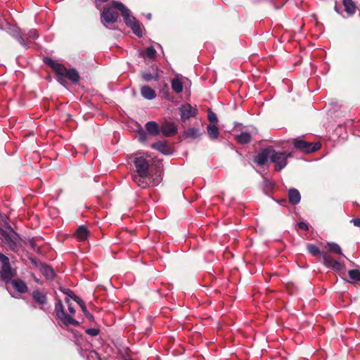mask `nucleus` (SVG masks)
Returning <instances> with one entry per match:
<instances>
[{"instance_id": "f3484780", "label": "nucleus", "mask_w": 360, "mask_h": 360, "mask_svg": "<svg viewBox=\"0 0 360 360\" xmlns=\"http://www.w3.org/2000/svg\"><path fill=\"white\" fill-rule=\"evenodd\" d=\"M151 147L164 155H169L172 153V149L166 141L155 142L152 144Z\"/></svg>"}, {"instance_id": "8fccbe9b", "label": "nucleus", "mask_w": 360, "mask_h": 360, "mask_svg": "<svg viewBox=\"0 0 360 360\" xmlns=\"http://www.w3.org/2000/svg\"><path fill=\"white\" fill-rule=\"evenodd\" d=\"M96 2L98 1L100 3H105V2H107L109 0H95Z\"/></svg>"}, {"instance_id": "2eb2a0df", "label": "nucleus", "mask_w": 360, "mask_h": 360, "mask_svg": "<svg viewBox=\"0 0 360 360\" xmlns=\"http://www.w3.org/2000/svg\"><path fill=\"white\" fill-rule=\"evenodd\" d=\"M150 174H131L132 180L141 188H146L150 185Z\"/></svg>"}, {"instance_id": "4468645a", "label": "nucleus", "mask_w": 360, "mask_h": 360, "mask_svg": "<svg viewBox=\"0 0 360 360\" xmlns=\"http://www.w3.org/2000/svg\"><path fill=\"white\" fill-rule=\"evenodd\" d=\"M160 132L165 137H170L177 133V126L174 123L165 121L160 126Z\"/></svg>"}, {"instance_id": "de8ad7c7", "label": "nucleus", "mask_w": 360, "mask_h": 360, "mask_svg": "<svg viewBox=\"0 0 360 360\" xmlns=\"http://www.w3.org/2000/svg\"><path fill=\"white\" fill-rule=\"evenodd\" d=\"M72 299L74 301H75L78 304H79V303L83 302V300L82 299H80L78 296H77L75 294L74 295V296L72 297Z\"/></svg>"}, {"instance_id": "4c0bfd02", "label": "nucleus", "mask_w": 360, "mask_h": 360, "mask_svg": "<svg viewBox=\"0 0 360 360\" xmlns=\"http://www.w3.org/2000/svg\"><path fill=\"white\" fill-rule=\"evenodd\" d=\"M85 332L90 336L95 337L99 334L100 330L98 328H88Z\"/></svg>"}, {"instance_id": "49530a36", "label": "nucleus", "mask_w": 360, "mask_h": 360, "mask_svg": "<svg viewBox=\"0 0 360 360\" xmlns=\"http://www.w3.org/2000/svg\"><path fill=\"white\" fill-rule=\"evenodd\" d=\"M84 315L89 320V321H94V316L90 314L89 311H86V313H84Z\"/></svg>"}, {"instance_id": "6ab92c4d", "label": "nucleus", "mask_w": 360, "mask_h": 360, "mask_svg": "<svg viewBox=\"0 0 360 360\" xmlns=\"http://www.w3.org/2000/svg\"><path fill=\"white\" fill-rule=\"evenodd\" d=\"M200 129L195 127H191L185 130L183 133V137L185 139H195L201 136Z\"/></svg>"}, {"instance_id": "7ed1b4c3", "label": "nucleus", "mask_w": 360, "mask_h": 360, "mask_svg": "<svg viewBox=\"0 0 360 360\" xmlns=\"http://www.w3.org/2000/svg\"><path fill=\"white\" fill-rule=\"evenodd\" d=\"M16 271L13 270L12 275L8 279H2L6 283V287L11 297L20 299L22 295V281L15 279Z\"/></svg>"}, {"instance_id": "5701e85b", "label": "nucleus", "mask_w": 360, "mask_h": 360, "mask_svg": "<svg viewBox=\"0 0 360 360\" xmlns=\"http://www.w3.org/2000/svg\"><path fill=\"white\" fill-rule=\"evenodd\" d=\"M342 4L345 12L349 15H353L356 12L357 6L352 0H343Z\"/></svg>"}, {"instance_id": "37998d69", "label": "nucleus", "mask_w": 360, "mask_h": 360, "mask_svg": "<svg viewBox=\"0 0 360 360\" xmlns=\"http://www.w3.org/2000/svg\"><path fill=\"white\" fill-rule=\"evenodd\" d=\"M28 36L30 38H32V39L37 38L38 37L37 31L36 30H30L28 33Z\"/></svg>"}, {"instance_id": "aec40b11", "label": "nucleus", "mask_w": 360, "mask_h": 360, "mask_svg": "<svg viewBox=\"0 0 360 360\" xmlns=\"http://www.w3.org/2000/svg\"><path fill=\"white\" fill-rule=\"evenodd\" d=\"M289 202L292 205H297L301 200V195L299 191L296 188H290L288 191Z\"/></svg>"}, {"instance_id": "b1692460", "label": "nucleus", "mask_w": 360, "mask_h": 360, "mask_svg": "<svg viewBox=\"0 0 360 360\" xmlns=\"http://www.w3.org/2000/svg\"><path fill=\"white\" fill-rule=\"evenodd\" d=\"M141 94L144 98L148 100H152L156 97V93L155 90L147 85L141 87Z\"/></svg>"}, {"instance_id": "a878e982", "label": "nucleus", "mask_w": 360, "mask_h": 360, "mask_svg": "<svg viewBox=\"0 0 360 360\" xmlns=\"http://www.w3.org/2000/svg\"><path fill=\"white\" fill-rule=\"evenodd\" d=\"M326 248L328 249V251L329 252L339 255L342 257H345L342 252V249H341L340 246L335 243L328 242L326 243Z\"/></svg>"}, {"instance_id": "39448f33", "label": "nucleus", "mask_w": 360, "mask_h": 360, "mask_svg": "<svg viewBox=\"0 0 360 360\" xmlns=\"http://www.w3.org/2000/svg\"><path fill=\"white\" fill-rule=\"evenodd\" d=\"M55 313L56 317L66 326L70 325L78 326L79 325V321L65 312L64 307L60 300H58L55 304Z\"/></svg>"}, {"instance_id": "a211bd4d", "label": "nucleus", "mask_w": 360, "mask_h": 360, "mask_svg": "<svg viewBox=\"0 0 360 360\" xmlns=\"http://www.w3.org/2000/svg\"><path fill=\"white\" fill-rule=\"evenodd\" d=\"M89 234V231L86 226L81 225L76 230L74 235L79 241H84L87 239Z\"/></svg>"}, {"instance_id": "9d476101", "label": "nucleus", "mask_w": 360, "mask_h": 360, "mask_svg": "<svg viewBox=\"0 0 360 360\" xmlns=\"http://www.w3.org/2000/svg\"><path fill=\"white\" fill-rule=\"evenodd\" d=\"M179 110L181 116V120L184 122L191 117H195L198 112V108L196 107H192L189 103L181 105L179 107Z\"/></svg>"}, {"instance_id": "c756f323", "label": "nucleus", "mask_w": 360, "mask_h": 360, "mask_svg": "<svg viewBox=\"0 0 360 360\" xmlns=\"http://www.w3.org/2000/svg\"><path fill=\"white\" fill-rule=\"evenodd\" d=\"M207 131L208 136L211 139L215 140L219 137V129L216 124H209L207 127Z\"/></svg>"}, {"instance_id": "f03ea898", "label": "nucleus", "mask_w": 360, "mask_h": 360, "mask_svg": "<svg viewBox=\"0 0 360 360\" xmlns=\"http://www.w3.org/2000/svg\"><path fill=\"white\" fill-rule=\"evenodd\" d=\"M307 250L313 256L321 255L322 257L323 263L328 268H331L335 271H340L343 269V265L332 258L327 252H321L320 249L314 244H307Z\"/></svg>"}, {"instance_id": "423d86ee", "label": "nucleus", "mask_w": 360, "mask_h": 360, "mask_svg": "<svg viewBox=\"0 0 360 360\" xmlns=\"http://www.w3.org/2000/svg\"><path fill=\"white\" fill-rule=\"evenodd\" d=\"M292 157V153L291 152L276 151L274 149V153H271V161L275 165L276 170L281 171L286 167L288 158Z\"/></svg>"}, {"instance_id": "ddd939ff", "label": "nucleus", "mask_w": 360, "mask_h": 360, "mask_svg": "<svg viewBox=\"0 0 360 360\" xmlns=\"http://www.w3.org/2000/svg\"><path fill=\"white\" fill-rule=\"evenodd\" d=\"M0 262H1V270L0 271L2 279H8L12 275L15 269L11 268L9 264V259L0 252Z\"/></svg>"}, {"instance_id": "6e6552de", "label": "nucleus", "mask_w": 360, "mask_h": 360, "mask_svg": "<svg viewBox=\"0 0 360 360\" xmlns=\"http://www.w3.org/2000/svg\"><path fill=\"white\" fill-rule=\"evenodd\" d=\"M112 5H114L117 10L120 11L121 15L128 27H132V25L137 22L136 18L130 15L129 10L122 2L113 1Z\"/></svg>"}, {"instance_id": "c9c22d12", "label": "nucleus", "mask_w": 360, "mask_h": 360, "mask_svg": "<svg viewBox=\"0 0 360 360\" xmlns=\"http://www.w3.org/2000/svg\"><path fill=\"white\" fill-rule=\"evenodd\" d=\"M145 55L149 58H153L156 55V51L153 46H149L146 49Z\"/></svg>"}, {"instance_id": "e433bc0d", "label": "nucleus", "mask_w": 360, "mask_h": 360, "mask_svg": "<svg viewBox=\"0 0 360 360\" xmlns=\"http://www.w3.org/2000/svg\"><path fill=\"white\" fill-rule=\"evenodd\" d=\"M60 290L64 293L65 295H66L69 299L70 298H72V297L74 296L75 293L72 290H71L69 288H60Z\"/></svg>"}, {"instance_id": "f704fd0d", "label": "nucleus", "mask_w": 360, "mask_h": 360, "mask_svg": "<svg viewBox=\"0 0 360 360\" xmlns=\"http://www.w3.org/2000/svg\"><path fill=\"white\" fill-rule=\"evenodd\" d=\"M207 119L211 122L210 124H217L218 122L217 115L211 110H208Z\"/></svg>"}, {"instance_id": "4be33fe9", "label": "nucleus", "mask_w": 360, "mask_h": 360, "mask_svg": "<svg viewBox=\"0 0 360 360\" xmlns=\"http://www.w3.org/2000/svg\"><path fill=\"white\" fill-rule=\"evenodd\" d=\"M145 127L147 131L153 136H158L160 133V127L154 121L148 122Z\"/></svg>"}, {"instance_id": "c03bdc74", "label": "nucleus", "mask_w": 360, "mask_h": 360, "mask_svg": "<svg viewBox=\"0 0 360 360\" xmlns=\"http://www.w3.org/2000/svg\"><path fill=\"white\" fill-rule=\"evenodd\" d=\"M351 222H352L355 226L360 227V218L353 219L351 220Z\"/></svg>"}, {"instance_id": "7c9ffc66", "label": "nucleus", "mask_w": 360, "mask_h": 360, "mask_svg": "<svg viewBox=\"0 0 360 360\" xmlns=\"http://www.w3.org/2000/svg\"><path fill=\"white\" fill-rule=\"evenodd\" d=\"M172 88L177 94L183 91V83L179 78H174L172 81Z\"/></svg>"}, {"instance_id": "f257e3e1", "label": "nucleus", "mask_w": 360, "mask_h": 360, "mask_svg": "<svg viewBox=\"0 0 360 360\" xmlns=\"http://www.w3.org/2000/svg\"><path fill=\"white\" fill-rule=\"evenodd\" d=\"M44 63L56 72L60 82H62L64 78H68L73 83L79 82L80 79L78 72L75 68L68 70L63 64L56 63L48 57L44 58Z\"/></svg>"}, {"instance_id": "a18cd8bd", "label": "nucleus", "mask_w": 360, "mask_h": 360, "mask_svg": "<svg viewBox=\"0 0 360 360\" xmlns=\"http://www.w3.org/2000/svg\"><path fill=\"white\" fill-rule=\"evenodd\" d=\"M79 306L81 307L82 311H83L84 314L88 311L84 301L79 303Z\"/></svg>"}, {"instance_id": "c85d7f7f", "label": "nucleus", "mask_w": 360, "mask_h": 360, "mask_svg": "<svg viewBox=\"0 0 360 360\" xmlns=\"http://www.w3.org/2000/svg\"><path fill=\"white\" fill-rule=\"evenodd\" d=\"M39 239L37 238H28L27 240H24V245L28 244L30 248L38 253L41 252L40 246L38 245Z\"/></svg>"}, {"instance_id": "bb28decb", "label": "nucleus", "mask_w": 360, "mask_h": 360, "mask_svg": "<svg viewBox=\"0 0 360 360\" xmlns=\"http://www.w3.org/2000/svg\"><path fill=\"white\" fill-rule=\"evenodd\" d=\"M349 280L345 279V282L353 283L360 281V271L359 269H352L348 271Z\"/></svg>"}, {"instance_id": "1a4fd4ad", "label": "nucleus", "mask_w": 360, "mask_h": 360, "mask_svg": "<svg viewBox=\"0 0 360 360\" xmlns=\"http://www.w3.org/2000/svg\"><path fill=\"white\" fill-rule=\"evenodd\" d=\"M25 122H26V124L25 127L28 128V132L27 133L24 132V138L26 136H32V139H31L27 147H30V150H32L33 152H36L37 151V150H36L37 142H36V140L34 139V131L37 129V125H36L34 121L32 118H30L28 120H26Z\"/></svg>"}, {"instance_id": "20e7f679", "label": "nucleus", "mask_w": 360, "mask_h": 360, "mask_svg": "<svg viewBox=\"0 0 360 360\" xmlns=\"http://www.w3.org/2000/svg\"><path fill=\"white\" fill-rule=\"evenodd\" d=\"M117 10V8L112 5V2L111 5L105 6L103 8L101 13V19L104 26L107 27L108 25L113 24L117 21L119 13Z\"/></svg>"}, {"instance_id": "2f4dec72", "label": "nucleus", "mask_w": 360, "mask_h": 360, "mask_svg": "<svg viewBox=\"0 0 360 360\" xmlns=\"http://www.w3.org/2000/svg\"><path fill=\"white\" fill-rule=\"evenodd\" d=\"M141 77L146 82H150L153 79L158 81L159 79V75L157 72H155V75H153L150 72H142Z\"/></svg>"}, {"instance_id": "ea45409f", "label": "nucleus", "mask_w": 360, "mask_h": 360, "mask_svg": "<svg viewBox=\"0 0 360 360\" xmlns=\"http://www.w3.org/2000/svg\"><path fill=\"white\" fill-rule=\"evenodd\" d=\"M65 302L68 306V311H69L70 314L74 315L75 314L76 311L74 309V307H72V303L70 302V300L68 297H66L65 299Z\"/></svg>"}, {"instance_id": "3c124183", "label": "nucleus", "mask_w": 360, "mask_h": 360, "mask_svg": "<svg viewBox=\"0 0 360 360\" xmlns=\"http://www.w3.org/2000/svg\"><path fill=\"white\" fill-rule=\"evenodd\" d=\"M27 285L24 283V292H27Z\"/></svg>"}, {"instance_id": "473e14b6", "label": "nucleus", "mask_w": 360, "mask_h": 360, "mask_svg": "<svg viewBox=\"0 0 360 360\" xmlns=\"http://www.w3.org/2000/svg\"><path fill=\"white\" fill-rule=\"evenodd\" d=\"M27 215L29 216L28 220L31 221L30 224H27L26 226H30L31 228H36L39 225V219L37 215H34L33 214H30V212H27Z\"/></svg>"}, {"instance_id": "cd10ccee", "label": "nucleus", "mask_w": 360, "mask_h": 360, "mask_svg": "<svg viewBox=\"0 0 360 360\" xmlns=\"http://www.w3.org/2000/svg\"><path fill=\"white\" fill-rule=\"evenodd\" d=\"M236 140L240 144H247L251 141L252 137L249 133L243 131L236 136Z\"/></svg>"}, {"instance_id": "603ef678", "label": "nucleus", "mask_w": 360, "mask_h": 360, "mask_svg": "<svg viewBox=\"0 0 360 360\" xmlns=\"http://www.w3.org/2000/svg\"><path fill=\"white\" fill-rule=\"evenodd\" d=\"M158 182L159 181H158L155 184H154V185L158 184Z\"/></svg>"}, {"instance_id": "58836bf2", "label": "nucleus", "mask_w": 360, "mask_h": 360, "mask_svg": "<svg viewBox=\"0 0 360 360\" xmlns=\"http://www.w3.org/2000/svg\"><path fill=\"white\" fill-rule=\"evenodd\" d=\"M29 259L31 262V263L37 268H38L39 269H40V267L41 266V265L44 264L42 262H41L40 261L37 260L35 257H29Z\"/></svg>"}, {"instance_id": "412c9836", "label": "nucleus", "mask_w": 360, "mask_h": 360, "mask_svg": "<svg viewBox=\"0 0 360 360\" xmlns=\"http://www.w3.org/2000/svg\"><path fill=\"white\" fill-rule=\"evenodd\" d=\"M32 297L36 303L40 305H44L47 302L46 295L38 290L32 292Z\"/></svg>"}, {"instance_id": "79ce46f5", "label": "nucleus", "mask_w": 360, "mask_h": 360, "mask_svg": "<svg viewBox=\"0 0 360 360\" xmlns=\"http://www.w3.org/2000/svg\"><path fill=\"white\" fill-rule=\"evenodd\" d=\"M297 226H298L299 229H302V230H304V231L309 230L308 225L303 221H300V223H298Z\"/></svg>"}, {"instance_id": "393cba45", "label": "nucleus", "mask_w": 360, "mask_h": 360, "mask_svg": "<svg viewBox=\"0 0 360 360\" xmlns=\"http://www.w3.org/2000/svg\"><path fill=\"white\" fill-rule=\"evenodd\" d=\"M39 270L47 279L52 280L56 276L53 269L44 263L41 265Z\"/></svg>"}, {"instance_id": "09e8293b", "label": "nucleus", "mask_w": 360, "mask_h": 360, "mask_svg": "<svg viewBox=\"0 0 360 360\" xmlns=\"http://www.w3.org/2000/svg\"><path fill=\"white\" fill-rule=\"evenodd\" d=\"M334 10L338 13H340V9L338 6V3L337 1H335V6H334Z\"/></svg>"}, {"instance_id": "9b49d317", "label": "nucleus", "mask_w": 360, "mask_h": 360, "mask_svg": "<svg viewBox=\"0 0 360 360\" xmlns=\"http://www.w3.org/2000/svg\"><path fill=\"white\" fill-rule=\"evenodd\" d=\"M134 164L136 168V173L134 174H150L149 162L143 157L136 158L134 160Z\"/></svg>"}, {"instance_id": "a19ab883", "label": "nucleus", "mask_w": 360, "mask_h": 360, "mask_svg": "<svg viewBox=\"0 0 360 360\" xmlns=\"http://www.w3.org/2000/svg\"><path fill=\"white\" fill-rule=\"evenodd\" d=\"M138 136H139V139L141 141L143 142V141H146V139H147L146 132L143 129H141L139 131H138Z\"/></svg>"}, {"instance_id": "72a5a7b5", "label": "nucleus", "mask_w": 360, "mask_h": 360, "mask_svg": "<svg viewBox=\"0 0 360 360\" xmlns=\"http://www.w3.org/2000/svg\"><path fill=\"white\" fill-rule=\"evenodd\" d=\"M130 28L132 30L133 33L136 34L139 37H142V31L140 27V25L138 22H135L132 27H130Z\"/></svg>"}, {"instance_id": "0eeeda50", "label": "nucleus", "mask_w": 360, "mask_h": 360, "mask_svg": "<svg viewBox=\"0 0 360 360\" xmlns=\"http://www.w3.org/2000/svg\"><path fill=\"white\" fill-rule=\"evenodd\" d=\"M292 144L295 149H297L305 153L316 152L321 148V143L319 142H309L300 139H293Z\"/></svg>"}, {"instance_id": "f8f14e48", "label": "nucleus", "mask_w": 360, "mask_h": 360, "mask_svg": "<svg viewBox=\"0 0 360 360\" xmlns=\"http://www.w3.org/2000/svg\"><path fill=\"white\" fill-rule=\"evenodd\" d=\"M272 153H274V147L271 146H267L255 156L253 160L258 165L264 166L266 163L268 158L271 159Z\"/></svg>"}, {"instance_id": "dca6fc26", "label": "nucleus", "mask_w": 360, "mask_h": 360, "mask_svg": "<svg viewBox=\"0 0 360 360\" xmlns=\"http://www.w3.org/2000/svg\"><path fill=\"white\" fill-rule=\"evenodd\" d=\"M15 235V232L11 228L6 227L4 229L0 227V239L5 243L9 245L14 243Z\"/></svg>"}]
</instances>
